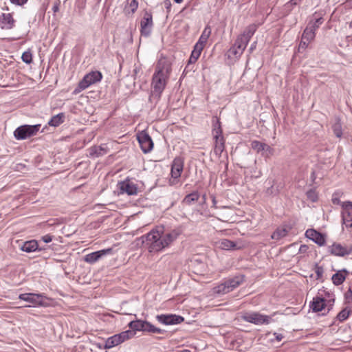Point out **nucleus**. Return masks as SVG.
<instances>
[{
  "instance_id": "f257e3e1",
  "label": "nucleus",
  "mask_w": 352,
  "mask_h": 352,
  "mask_svg": "<svg viewBox=\"0 0 352 352\" xmlns=\"http://www.w3.org/2000/svg\"><path fill=\"white\" fill-rule=\"evenodd\" d=\"M179 232L173 230L165 232L163 226L157 227L148 233L138 239L141 241L142 246L150 253H156L162 251L168 247L179 235Z\"/></svg>"
},
{
  "instance_id": "f03ea898",
  "label": "nucleus",
  "mask_w": 352,
  "mask_h": 352,
  "mask_svg": "<svg viewBox=\"0 0 352 352\" xmlns=\"http://www.w3.org/2000/svg\"><path fill=\"white\" fill-rule=\"evenodd\" d=\"M171 71L170 66L168 64L159 63L156 66L155 72L152 78V87L155 94L160 96L166 87Z\"/></svg>"
},
{
  "instance_id": "7ed1b4c3",
  "label": "nucleus",
  "mask_w": 352,
  "mask_h": 352,
  "mask_svg": "<svg viewBox=\"0 0 352 352\" xmlns=\"http://www.w3.org/2000/svg\"><path fill=\"white\" fill-rule=\"evenodd\" d=\"M128 326L135 333L136 331L150 333H164L167 332L166 330L156 327L149 322L143 320H132L129 323Z\"/></svg>"
},
{
  "instance_id": "20e7f679",
  "label": "nucleus",
  "mask_w": 352,
  "mask_h": 352,
  "mask_svg": "<svg viewBox=\"0 0 352 352\" xmlns=\"http://www.w3.org/2000/svg\"><path fill=\"white\" fill-rule=\"evenodd\" d=\"M102 78V74L99 71H92L86 74L79 82L77 87L74 90V94H78L82 90L88 88L91 85L100 82Z\"/></svg>"
},
{
  "instance_id": "39448f33",
  "label": "nucleus",
  "mask_w": 352,
  "mask_h": 352,
  "mask_svg": "<svg viewBox=\"0 0 352 352\" xmlns=\"http://www.w3.org/2000/svg\"><path fill=\"white\" fill-rule=\"evenodd\" d=\"M276 314L274 312L271 316L263 315L258 312L245 313L242 316V319L248 322L253 323L256 325L268 324L274 322L273 316Z\"/></svg>"
},
{
  "instance_id": "423d86ee",
  "label": "nucleus",
  "mask_w": 352,
  "mask_h": 352,
  "mask_svg": "<svg viewBox=\"0 0 352 352\" xmlns=\"http://www.w3.org/2000/svg\"><path fill=\"white\" fill-rule=\"evenodd\" d=\"M41 124H24L17 127L14 131V136L16 140H21L35 135L40 130Z\"/></svg>"
},
{
  "instance_id": "0eeeda50",
  "label": "nucleus",
  "mask_w": 352,
  "mask_h": 352,
  "mask_svg": "<svg viewBox=\"0 0 352 352\" xmlns=\"http://www.w3.org/2000/svg\"><path fill=\"white\" fill-rule=\"evenodd\" d=\"M19 298L31 304L28 307L45 306L44 299L45 297L43 294L34 293H25L19 295Z\"/></svg>"
},
{
  "instance_id": "6e6552de",
  "label": "nucleus",
  "mask_w": 352,
  "mask_h": 352,
  "mask_svg": "<svg viewBox=\"0 0 352 352\" xmlns=\"http://www.w3.org/2000/svg\"><path fill=\"white\" fill-rule=\"evenodd\" d=\"M137 139L143 153H148L153 148V142L151 136L145 131H142L137 135Z\"/></svg>"
},
{
  "instance_id": "1a4fd4ad",
  "label": "nucleus",
  "mask_w": 352,
  "mask_h": 352,
  "mask_svg": "<svg viewBox=\"0 0 352 352\" xmlns=\"http://www.w3.org/2000/svg\"><path fill=\"white\" fill-rule=\"evenodd\" d=\"M157 320L165 325H173L182 323L184 318L175 314H160L156 316Z\"/></svg>"
},
{
  "instance_id": "9d476101",
  "label": "nucleus",
  "mask_w": 352,
  "mask_h": 352,
  "mask_svg": "<svg viewBox=\"0 0 352 352\" xmlns=\"http://www.w3.org/2000/svg\"><path fill=\"white\" fill-rule=\"evenodd\" d=\"M342 208V223L344 224L346 228H352V202H343Z\"/></svg>"
},
{
  "instance_id": "9b49d317",
  "label": "nucleus",
  "mask_w": 352,
  "mask_h": 352,
  "mask_svg": "<svg viewBox=\"0 0 352 352\" xmlns=\"http://www.w3.org/2000/svg\"><path fill=\"white\" fill-rule=\"evenodd\" d=\"M153 25V16L151 13L145 12L144 15L140 23L141 34L144 36H148L151 32V28Z\"/></svg>"
},
{
  "instance_id": "f8f14e48",
  "label": "nucleus",
  "mask_w": 352,
  "mask_h": 352,
  "mask_svg": "<svg viewBox=\"0 0 352 352\" xmlns=\"http://www.w3.org/2000/svg\"><path fill=\"white\" fill-rule=\"evenodd\" d=\"M16 25V20L12 13H2L0 14V28L4 30L13 29Z\"/></svg>"
},
{
  "instance_id": "ddd939ff",
  "label": "nucleus",
  "mask_w": 352,
  "mask_h": 352,
  "mask_svg": "<svg viewBox=\"0 0 352 352\" xmlns=\"http://www.w3.org/2000/svg\"><path fill=\"white\" fill-rule=\"evenodd\" d=\"M113 252L112 248L103 249L96 252L89 253L85 256L84 261L86 263L93 264L97 262L99 259L103 256L111 254Z\"/></svg>"
},
{
  "instance_id": "4468645a",
  "label": "nucleus",
  "mask_w": 352,
  "mask_h": 352,
  "mask_svg": "<svg viewBox=\"0 0 352 352\" xmlns=\"http://www.w3.org/2000/svg\"><path fill=\"white\" fill-rule=\"evenodd\" d=\"M331 254L337 256H344L352 253V245H342L340 243H334L330 247Z\"/></svg>"
},
{
  "instance_id": "2eb2a0df",
  "label": "nucleus",
  "mask_w": 352,
  "mask_h": 352,
  "mask_svg": "<svg viewBox=\"0 0 352 352\" xmlns=\"http://www.w3.org/2000/svg\"><path fill=\"white\" fill-rule=\"evenodd\" d=\"M248 43L244 42L242 38L238 36L234 45L228 50V56L239 57L246 48Z\"/></svg>"
},
{
  "instance_id": "dca6fc26",
  "label": "nucleus",
  "mask_w": 352,
  "mask_h": 352,
  "mask_svg": "<svg viewBox=\"0 0 352 352\" xmlns=\"http://www.w3.org/2000/svg\"><path fill=\"white\" fill-rule=\"evenodd\" d=\"M121 193H126L128 195H136L138 192L137 184L126 179L118 184Z\"/></svg>"
},
{
  "instance_id": "f3484780",
  "label": "nucleus",
  "mask_w": 352,
  "mask_h": 352,
  "mask_svg": "<svg viewBox=\"0 0 352 352\" xmlns=\"http://www.w3.org/2000/svg\"><path fill=\"white\" fill-rule=\"evenodd\" d=\"M326 306H328L327 300L322 295H320V293H318V295L313 298V300L310 302L309 305L310 309H311L315 313L321 311Z\"/></svg>"
},
{
  "instance_id": "a211bd4d",
  "label": "nucleus",
  "mask_w": 352,
  "mask_h": 352,
  "mask_svg": "<svg viewBox=\"0 0 352 352\" xmlns=\"http://www.w3.org/2000/svg\"><path fill=\"white\" fill-rule=\"evenodd\" d=\"M305 236L320 246H322L325 244L326 239L324 234L316 230L308 229L305 232Z\"/></svg>"
},
{
  "instance_id": "6ab92c4d",
  "label": "nucleus",
  "mask_w": 352,
  "mask_h": 352,
  "mask_svg": "<svg viewBox=\"0 0 352 352\" xmlns=\"http://www.w3.org/2000/svg\"><path fill=\"white\" fill-rule=\"evenodd\" d=\"M184 160L181 157H176L171 165L170 174L174 179H178L183 171Z\"/></svg>"
},
{
  "instance_id": "aec40b11",
  "label": "nucleus",
  "mask_w": 352,
  "mask_h": 352,
  "mask_svg": "<svg viewBox=\"0 0 352 352\" xmlns=\"http://www.w3.org/2000/svg\"><path fill=\"white\" fill-rule=\"evenodd\" d=\"M108 151V147L104 144L100 146H93L89 148V156L94 158L98 157L107 154Z\"/></svg>"
},
{
  "instance_id": "412c9836",
  "label": "nucleus",
  "mask_w": 352,
  "mask_h": 352,
  "mask_svg": "<svg viewBox=\"0 0 352 352\" xmlns=\"http://www.w3.org/2000/svg\"><path fill=\"white\" fill-rule=\"evenodd\" d=\"M244 275L239 274L232 278L226 279L225 281L227 284L228 288L230 292L233 291L235 288L241 285L244 281Z\"/></svg>"
},
{
  "instance_id": "4be33fe9",
  "label": "nucleus",
  "mask_w": 352,
  "mask_h": 352,
  "mask_svg": "<svg viewBox=\"0 0 352 352\" xmlns=\"http://www.w3.org/2000/svg\"><path fill=\"white\" fill-rule=\"evenodd\" d=\"M349 274V271L346 269H342L341 270H338L336 274H334L331 280L333 283L338 286L344 283L346 279V275Z\"/></svg>"
},
{
  "instance_id": "5701e85b",
  "label": "nucleus",
  "mask_w": 352,
  "mask_h": 352,
  "mask_svg": "<svg viewBox=\"0 0 352 352\" xmlns=\"http://www.w3.org/2000/svg\"><path fill=\"white\" fill-rule=\"evenodd\" d=\"M257 25L256 24H250L248 25L243 32V34H240L239 37L242 38L244 42L248 43L252 36L254 34L256 31Z\"/></svg>"
},
{
  "instance_id": "b1692460",
  "label": "nucleus",
  "mask_w": 352,
  "mask_h": 352,
  "mask_svg": "<svg viewBox=\"0 0 352 352\" xmlns=\"http://www.w3.org/2000/svg\"><path fill=\"white\" fill-rule=\"evenodd\" d=\"M38 249V242L36 240H30L23 242L21 250L23 252L30 253L35 252Z\"/></svg>"
},
{
  "instance_id": "393cba45",
  "label": "nucleus",
  "mask_w": 352,
  "mask_h": 352,
  "mask_svg": "<svg viewBox=\"0 0 352 352\" xmlns=\"http://www.w3.org/2000/svg\"><path fill=\"white\" fill-rule=\"evenodd\" d=\"M65 118V116L64 113H58L57 115H55L51 118L48 122V124L51 126H58L64 122Z\"/></svg>"
},
{
  "instance_id": "a878e982",
  "label": "nucleus",
  "mask_w": 352,
  "mask_h": 352,
  "mask_svg": "<svg viewBox=\"0 0 352 352\" xmlns=\"http://www.w3.org/2000/svg\"><path fill=\"white\" fill-rule=\"evenodd\" d=\"M120 343L119 338L117 334L113 335L107 339L104 346V349H109L114 346L119 345Z\"/></svg>"
},
{
  "instance_id": "bb28decb",
  "label": "nucleus",
  "mask_w": 352,
  "mask_h": 352,
  "mask_svg": "<svg viewBox=\"0 0 352 352\" xmlns=\"http://www.w3.org/2000/svg\"><path fill=\"white\" fill-rule=\"evenodd\" d=\"M215 145L214 153L217 155H220L224 150V139L223 137L214 138Z\"/></svg>"
},
{
  "instance_id": "cd10ccee",
  "label": "nucleus",
  "mask_w": 352,
  "mask_h": 352,
  "mask_svg": "<svg viewBox=\"0 0 352 352\" xmlns=\"http://www.w3.org/2000/svg\"><path fill=\"white\" fill-rule=\"evenodd\" d=\"M199 196L198 191H193L186 195L182 202L186 205H191L192 203L198 201Z\"/></svg>"
},
{
  "instance_id": "c85d7f7f",
  "label": "nucleus",
  "mask_w": 352,
  "mask_h": 352,
  "mask_svg": "<svg viewBox=\"0 0 352 352\" xmlns=\"http://www.w3.org/2000/svg\"><path fill=\"white\" fill-rule=\"evenodd\" d=\"M219 248L225 250H236V243L234 241L228 239H222L219 242Z\"/></svg>"
},
{
  "instance_id": "c756f323",
  "label": "nucleus",
  "mask_w": 352,
  "mask_h": 352,
  "mask_svg": "<svg viewBox=\"0 0 352 352\" xmlns=\"http://www.w3.org/2000/svg\"><path fill=\"white\" fill-rule=\"evenodd\" d=\"M212 133L214 138L223 137L222 135V129L221 126V122L219 119L215 118L212 120Z\"/></svg>"
},
{
  "instance_id": "7c9ffc66",
  "label": "nucleus",
  "mask_w": 352,
  "mask_h": 352,
  "mask_svg": "<svg viewBox=\"0 0 352 352\" xmlns=\"http://www.w3.org/2000/svg\"><path fill=\"white\" fill-rule=\"evenodd\" d=\"M117 335L119 338L120 343H122V342H125L126 340H128L133 338L135 335V333L133 332V329H130L129 330H126V331H122L120 333H118Z\"/></svg>"
},
{
  "instance_id": "2f4dec72",
  "label": "nucleus",
  "mask_w": 352,
  "mask_h": 352,
  "mask_svg": "<svg viewBox=\"0 0 352 352\" xmlns=\"http://www.w3.org/2000/svg\"><path fill=\"white\" fill-rule=\"evenodd\" d=\"M351 313V309H349L348 307H345L338 314L336 319L340 322H344L350 316Z\"/></svg>"
},
{
  "instance_id": "473e14b6",
  "label": "nucleus",
  "mask_w": 352,
  "mask_h": 352,
  "mask_svg": "<svg viewBox=\"0 0 352 352\" xmlns=\"http://www.w3.org/2000/svg\"><path fill=\"white\" fill-rule=\"evenodd\" d=\"M315 36V31L307 26L302 35V38L307 40V41H311L314 39Z\"/></svg>"
},
{
  "instance_id": "72a5a7b5",
  "label": "nucleus",
  "mask_w": 352,
  "mask_h": 352,
  "mask_svg": "<svg viewBox=\"0 0 352 352\" xmlns=\"http://www.w3.org/2000/svg\"><path fill=\"white\" fill-rule=\"evenodd\" d=\"M210 34H211L210 28L209 26H206L204 28V30L197 42L205 45L208 41V39Z\"/></svg>"
},
{
  "instance_id": "f704fd0d",
  "label": "nucleus",
  "mask_w": 352,
  "mask_h": 352,
  "mask_svg": "<svg viewBox=\"0 0 352 352\" xmlns=\"http://www.w3.org/2000/svg\"><path fill=\"white\" fill-rule=\"evenodd\" d=\"M287 234V230L285 228H278L272 234L271 237L274 240H280L285 237Z\"/></svg>"
},
{
  "instance_id": "c9c22d12",
  "label": "nucleus",
  "mask_w": 352,
  "mask_h": 352,
  "mask_svg": "<svg viewBox=\"0 0 352 352\" xmlns=\"http://www.w3.org/2000/svg\"><path fill=\"white\" fill-rule=\"evenodd\" d=\"M214 292L217 294H225L230 292L226 281L214 287Z\"/></svg>"
},
{
  "instance_id": "e433bc0d",
  "label": "nucleus",
  "mask_w": 352,
  "mask_h": 352,
  "mask_svg": "<svg viewBox=\"0 0 352 352\" xmlns=\"http://www.w3.org/2000/svg\"><path fill=\"white\" fill-rule=\"evenodd\" d=\"M267 183L270 185V187H268L266 189L265 193L267 195H272V196L278 195L279 190H278V187H274V181L269 180Z\"/></svg>"
},
{
  "instance_id": "4c0bfd02",
  "label": "nucleus",
  "mask_w": 352,
  "mask_h": 352,
  "mask_svg": "<svg viewBox=\"0 0 352 352\" xmlns=\"http://www.w3.org/2000/svg\"><path fill=\"white\" fill-rule=\"evenodd\" d=\"M264 144L265 143L261 142L258 140H253L251 142L250 146L253 150L257 153H261L263 151Z\"/></svg>"
},
{
  "instance_id": "58836bf2",
  "label": "nucleus",
  "mask_w": 352,
  "mask_h": 352,
  "mask_svg": "<svg viewBox=\"0 0 352 352\" xmlns=\"http://www.w3.org/2000/svg\"><path fill=\"white\" fill-rule=\"evenodd\" d=\"M325 296L327 298V304H328V311L332 308L334 302H335V298L333 293H330L329 292H325Z\"/></svg>"
},
{
  "instance_id": "ea45409f",
  "label": "nucleus",
  "mask_w": 352,
  "mask_h": 352,
  "mask_svg": "<svg viewBox=\"0 0 352 352\" xmlns=\"http://www.w3.org/2000/svg\"><path fill=\"white\" fill-rule=\"evenodd\" d=\"M324 20L322 17L316 19L314 21H311L308 24V27L311 28L314 31L319 28V26L323 23Z\"/></svg>"
},
{
  "instance_id": "a19ab883",
  "label": "nucleus",
  "mask_w": 352,
  "mask_h": 352,
  "mask_svg": "<svg viewBox=\"0 0 352 352\" xmlns=\"http://www.w3.org/2000/svg\"><path fill=\"white\" fill-rule=\"evenodd\" d=\"M22 60L26 64H30L32 62V54L30 51H25L22 54Z\"/></svg>"
},
{
  "instance_id": "79ce46f5",
  "label": "nucleus",
  "mask_w": 352,
  "mask_h": 352,
  "mask_svg": "<svg viewBox=\"0 0 352 352\" xmlns=\"http://www.w3.org/2000/svg\"><path fill=\"white\" fill-rule=\"evenodd\" d=\"M307 197L312 202H316L318 200V195L314 189H310L307 192Z\"/></svg>"
},
{
  "instance_id": "37998d69",
  "label": "nucleus",
  "mask_w": 352,
  "mask_h": 352,
  "mask_svg": "<svg viewBox=\"0 0 352 352\" xmlns=\"http://www.w3.org/2000/svg\"><path fill=\"white\" fill-rule=\"evenodd\" d=\"M262 152L263 155H265V157H269L273 154L274 148H272L270 146L265 143L263 145V149Z\"/></svg>"
},
{
  "instance_id": "c03bdc74",
  "label": "nucleus",
  "mask_w": 352,
  "mask_h": 352,
  "mask_svg": "<svg viewBox=\"0 0 352 352\" xmlns=\"http://www.w3.org/2000/svg\"><path fill=\"white\" fill-rule=\"evenodd\" d=\"M333 131L335 135L338 138H340L342 135V128L340 123H336L333 126Z\"/></svg>"
},
{
  "instance_id": "a18cd8bd",
  "label": "nucleus",
  "mask_w": 352,
  "mask_h": 352,
  "mask_svg": "<svg viewBox=\"0 0 352 352\" xmlns=\"http://www.w3.org/2000/svg\"><path fill=\"white\" fill-rule=\"evenodd\" d=\"M315 272L316 274V279H320L324 273V268L316 263L315 265Z\"/></svg>"
},
{
  "instance_id": "49530a36",
  "label": "nucleus",
  "mask_w": 352,
  "mask_h": 352,
  "mask_svg": "<svg viewBox=\"0 0 352 352\" xmlns=\"http://www.w3.org/2000/svg\"><path fill=\"white\" fill-rule=\"evenodd\" d=\"M204 45L199 43V42H197L193 47V50L192 51V52H196L197 54L201 55V53L204 47Z\"/></svg>"
},
{
  "instance_id": "de8ad7c7",
  "label": "nucleus",
  "mask_w": 352,
  "mask_h": 352,
  "mask_svg": "<svg viewBox=\"0 0 352 352\" xmlns=\"http://www.w3.org/2000/svg\"><path fill=\"white\" fill-rule=\"evenodd\" d=\"M345 303L349 304L352 302V289L349 287V290L344 294Z\"/></svg>"
},
{
  "instance_id": "09e8293b",
  "label": "nucleus",
  "mask_w": 352,
  "mask_h": 352,
  "mask_svg": "<svg viewBox=\"0 0 352 352\" xmlns=\"http://www.w3.org/2000/svg\"><path fill=\"white\" fill-rule=\"evenodd\" d=\"M199 56V54H197L196 52H192L188 60V64L195 63L198 60Z\"/></svg>"
},
{
  "instance_id": "8fccbe9b",
  "label": "nucleus",
  "mask_w": 352,
  "mask_h": 352,
  "mask_svg": "<svg viewBox=\"0 0 352 352\" xmlns=\"http://www.w3.org/2000/svg\"><path fill=\"white\" fill-rule=\"evenodd\" d=\"M309 42L310 41H307V40L301 38V41L298 46V51L300 52L301 50H305L307 47Z\"/></svg>"
},
{
  "instance_id": "3c124183",
  "label": "nucleus",
  "mask_w": 352,
  "mask_h": 352,
  "mask_svg": "<svg viewBox=\"0 0 352 352\" xmlns=\"http://www.w3.org/2000/svg\"><path fill=\"white\" fill-rule=\"evenodd\" d=\"M129 7L131 10V13L133 14L138 8V2L137 0H132L129 3Z\"/></svg>"
},
{
  "instance_id": "603ef678",
  "label": "nucleus",
  "mask_w": 352,
  "mask_h": 352,
  "mask_svg": "<svg viewBox=\"0 0 352 352\" xmlns=\"http://www.w3.org/2000/svg\"><path fill=\"white\" fill-rule=\"evenodd\" d=\"M164 6L165 8L166 9L167 13H169L170 12L171 6H172L170 1V0H164Z\"/></svg>"
},
{
  "instance_id": "864d4df0",
  "label": "nucleus",
  "mask_w": 352,
  "mask_h": 352,
  "mask_svg": "<svg viewBox=\"0 0 352 352\" xmlns=\"http://www.w3.org/2000/svg\"><path fill=\"white\" fill-rule=\"evenodd\" d=\"M52 238L53 236L50 234H46V235H44L41 237V240L44 242V243H50L52 241Z\"/></svg>"
},
{
  "instance_id": "5fc2aeb1",
  "label": "nucleus",
  "mask_w": 352,
  "mask_h": 352,
  "mask_svg": "<svg viewBox=\"0 0 352 352\" xmlns=\"http://www.w3.org/2000/svg\"><path fill=\"white\" fill-rule=\"evenodd\" d=\"M12 3L18 5V6H22L24 3H25L28 0H10Z\"/></svg>"
},
{
  "instance_id": "6e6d98bb",
  "label": "nucleus",
  "mask_w": 352,
  "mask_h": 352,
  "mask_svg": "<svg viewBox=\"0 0 352 352\" xmlns=\"http://www.w3.org/2000/svg\"><path fill=\"white\" fill-rule=\"evenodd\" d=\"M60 1L58 0L56 1L52 7V10L54 13L58 12L59 10Z\"/></svg>"
},
{
  "instance_id": "4d7b16f0",
  "label": "nucleus",
  "mask_w": 352,
  "mask_h": 352,
  "mask_svg": "<svg viewBox=\"0 0 352 352\" xmlns=\"http://www.w3.org/2000/svg\"><path fill=\"white\" fill-rule=\"evenodd\" d=\"M308 246L307 245H301L299 248L300 253H305L308 250Z\"/></svg>"
},
{
  "instance_id": "13d9d810",
  "label": "nucleus",
  "mask_w": 352,
  "mask_h": 352,
  "mask_svg": "<svg viewBox=\"0 0 352 352\" xmlns=\"http://www.w3.org/2000/svg\"><path fill=\"white\" fill-rule=\"evenodd\" d=\"M336 195H337L336 193L333 194V198H332V202L333 204H340V200L338 197H336Z\"/></svg>"
},
{
  "instance_id": "bf43d9fd",
  "label": "nucleus",
  "mask_w": 352,
  "mask_h": 352,
  "mask_svg": "<svg viewBox=\"0 0 352 352\" xmlns=\"http://www.w3.org/2000/svg\"><path fill=\"white\" fill-rule=\"evenodd\" d=\"M274 335L275 336V338L277 341L280 342L283 338V336L280 333H278L276 332L274 333Z\"/></svg>"
},
{
  "instance_id": "052dcab7",
  "label": "nucleus",
  "mask_w": 352,
  "mask_h": 352,
  "mask_svg": "<svg viewBox=\"0 0 352 352\" xmlns=\"http://www.w3.org/2000/svg\"><path fill=\"white\" fill-rule=\"evenodd\" d=\"M256 45H257L256 41H254V42H253V43L251 44V45H250V48H249V52H250V53H252V52L256 49Z\"/></svg>"
},
{
  "instance_id": "680f3d73",
  "label": "nucleus",
  "mask_w": 352,
  "mask_h": 352,
  "mask_svg": "<svg viewBox=\"0 0 352 352\" xmlns=\"http://www.w3.org/2000/svg\"><path fill=\"white\" fill-rule=\"evenodd\" d=\"M311 180L313 183L316 182V175L315 171H312L310 176Z\"/></svg>"
},
{
  "instance_id": "e2e57ef3",
  "label": "nucleus",
  "mask_w": 352,
  "mask_h": 352,
  "mask_svg": "<svg viewBox=\"0 0 352 352\" xmlns=\"http://www.w3.org/2000/svg\"><path fill=\"white\" fill-rule=\"evenodd\" d=\"M300 0H290L289 3L292 6H296L300 3Z\"/></svg>"
},
{
  "instance_id": "0e129e2a",
  "label": "nucleus",
  "mask_w": 352,
  "mask_h": 352,
  "mask_svg": "<svg viewBox=\"0 0 352 352\" xmlns=\"http://www.w3.org/2000/svg\"><path fill=\"white\" fill-rule=\"evenodd\" d=\"M212 204H213V206L216 207L215 205L217 204V201H216V199L214 197H212Z\"/></svg>"
},
{
  "instance_id": "69168bd1",
  "label": "nucleus",
  "mask_w": 352,
  "mask_h": 352,
  "mask_svg": "<svg viewBox=\"0 0 352 352\" xmlns=\"http://www.w3.org/2000/svg\"><path fill=\"white\" fill-rule=\"evenodd\" d=\"M174 1L177 3H181L183 1V0H174Z\"/></svg>"
},
{
  "instance_id": "338daca9",
  "label": "nucleus",
  "mask_w": 352,
  "mask_h": 352,
  "mask_svg": "<svg viewBox=\"0 0 352 352\" xmlns=\"http://www.w3.org/2000/svg\"><path fill=\"white\" fill-rule=\"evenodd\" d=\"M180 352H191V351L188 349H184V350H182Z\"/></svg>"
},
{
  "instance_id": "774afa93",
  "label": "nucleus",
  "mask_w": 352,
  "mask_h": 352,
  "mask_svg": "<svg viewBox=\"0 0 352 352\" xmlns=\"http://www.w3.org/2000/svg\"><path fill=\"white\" fill-rule=\"evenodd\" d=\"M347 3H348L350 6H352V0H348V1H347Z\"/></svg>"
}]
</instances>
